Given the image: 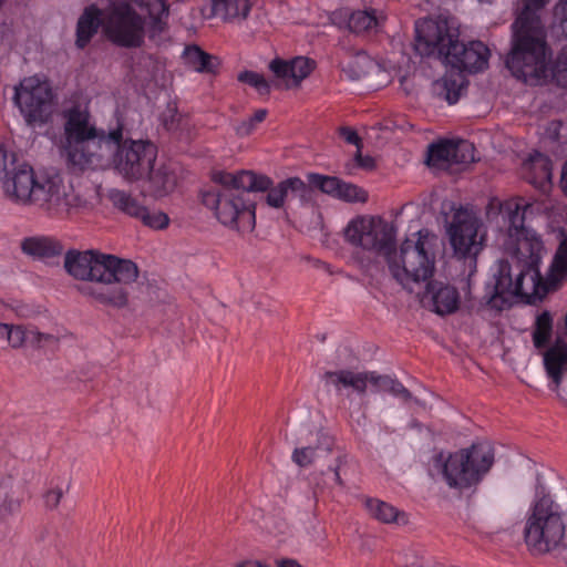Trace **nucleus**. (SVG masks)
Masks as SVG:
<instances>
[{
	"mask_svg": "<svg viewBox=\"0 0 567 567\" xmlns=\"http://www.w3.org/2000/svg\"><path fill=\"white\" fill-rule=\"evenodd\" d=\"M530 208L524 198L516 197L501 202L493 198L487 206V217L494 215L502 219L501 230L508 240L506 249L512 251L509 259L499 260L494 271V296L507 301L511 297H540L550 289H556L567 279V236H565L554 255L548 279L544 281L539 265L543 241L535 230L526 226V213Z\"/></svg>",
	"mask_w": 567,
	"mask_h": 567,
	"instance_id": "f257e3e1",
	"label": "nucleus"
},
{
	"mask_svg": "<svg viewBox=\"0 0 567 567\" xmlns=\"http://www.w3.org/2000/svg\"><path fill=\"white\" fill-rule=\"evenodd\" d=\"M216 186L202 194L203 204L214 212L217 220L240 233L252 231L256 224V203L251 190H265L270 177L251 171H219L213 174Z\"/></svg>",
	"mask_w": 567,
	"mask_h": 567,
	"instance_id": "f03ea898",
	"label": "nucleus"
},
{
	"mask_svg": "<svg viewBox=\"0 0 567 567\" xmlns=\"http://www.w3.org/2000/svg\"><path fill=\"white\" fill-rule=\"evenodd\" d=\"M64 267L74 278L94 282L87 292L95 300L116 308L127 303L128 295L123 286L138 277L137 266L132 260L93 250L69 251Z\"/></svg>",
	"mask_w": 567,
	"mask_h": 567,
	"instance_id": "7ed1b4c3",
	"label": "nucleus"
},
{
	"mask_svg": "<svg viewBox=\"0 0 567 567\" xmlns=\"http://www.w3.org/2000/svg\"><path fill=\"white\" fill-rule=\"evenodd\" d=\"M549 0H523V9L513 23L512 49L506 66L524 82L546 79L549 73L550 48L546 31L537 13Z\"/></svg>",
	"mask_w": 567,
	"mask_h": 567,
	"instance_id": "20e7f679",
	"label": "nucleus"
},
{
	"mask_svg": "<svg viewBox=\"0 0 567 567\" xmlns=\"http://www.w3.org/2000/svg\"><path fill=\"white\" fill-rule=\"evenodd\" d=\"M415 50L423 56L436 55L460 71L476 73L487 66L489 50L481 41H458L445 20L423 19L415 22Z\"/></svg>",
	"mask_w": 567,
	"mask_h": 567,
	"instance_id": "39448f33",
	"label": "nucleus"
},
{
	"mask_svg": "<svg viewBox=\"0 0 567 567\" xmlns=\"http://www.w3.org/2000/svg\"><path fill=\"white\" fill-rule=\"evenodd\" d=\"M147 9L146 21L128 3H117L110 8L104 19V32L110 41L122 48H140L145 34L150 41L159 44L167 29L168 4L164 0H133Z\"/></svg>",
	"mask_w": 567,
	"mask_h": 567,
	"instance_id": "423d86ee",
	"label": "nucleus"
},
{
	"mask_svg": "<svg viewBox=\"0 0 567 567\" xmlns=\"http://www.w3.org/2000/svg\"><path fill=\"white\" fill-rule=\"evenodd\" d=\"M64 117V151L69 163L81 169L100 166L105 158V147L121 138V125L105 134L91 123L89 110L81 105L65 111Z\"/></svg>",
	"mask_w": 567,
	"mask_h": 567,
	"instance_id": "0eeeda50",
	"label": "nucleus"
},
{
	"mask_svg": "<svg viewBox=\"0 0 567 567\" xmlns=\"http://www.w3.org/2000/svg\"><path fill=\"white\" fill-rule=\"evenodd\" d=\"M4 188L17 202L30 203L53 214L72 206V195L59 173L35 172L25 163L12 169V176L4 181Z\"/></svg>",
	"mask_w": 567,
	"mask_h": 567,
	"instance_id": "6e6552de",
	"label": "nucleus"
},
{
	"mask_svg": "<svg viewBox=\"0 0 567 567\" xmlns=\"http://www.w3.org/2000/svg\"><path fill=\"white\" fill-rule=\"evenodd\" d=\"M494 449L488 442H476L455 452H439L433 467L450 488L460 491L476 486L494 464Z\"/></svg>",
	"mask_w": 567,
	"mask_h": 567,
	"instance_id": "1a4fd4ad",
	"label": "nucleus"
},
{
	"mask_svg": "<svg viewBox=\"0 0 567 567\" xmlns=\"http://www.w3.org/2000/svg\"><path fill=\"white\" fill-rule=\"evenodd\" d=\"M436 237L421 229L408 237L400 248V262L386 258L392 276L404 288L412 290L410 284L427 281L434 272Z\"/></svg>",
	"mask_w": 567,
	"mask_h": 567,
	"instance_id": "9d476101",
	"label": "nucleus"
},
{
	"mask_svg": "<svg viewBox=\"0 0 567 567\" xmlns=\"http://www.w3.org/2000/svg\"><path fill=\"white\" fill-rule=\"evenodd\" d=\"M565 529L559 505L544 496L535 503L527 518L525 543L533 554L556 551L558 555L565 543Z\"/></svg>",
	"mask_w": 567,
	"mask_h": 567,
	"instance_id": "9b49d317",
	"label": "nucleus"
},
{
	"mask_svg": "<svg viewBox=\"0 0 567 567\" xmlns=\"http://www.w3.org/2000/svg\"><path fill=\"white\" fill-rule=\"evenodd\" d=\"M105 156L111 154L115 171L126 181L136 182L143 179L155 164L157 147L154 143L144 140L121 138L110 144L104 150Z\"/></svg>",
	"mask_w": 567,
	"mask_h": 567,
	"instance_id": "f8f14e48",
	"label": "nucleus"
},
{
	"mask_svg": "<svg viewBox=\"0 0 567 567\" xmlns=\"http://www.w3.org/2000/svg\"><path fill=\"white\" fill-rule=\"evenodd\" d=\"M346 241L352 247L385 258L395 252V229L380 216H357L343 230Z\"/></svg>",
	"mask_w": 567,
	"mask_h": 567,
	"instance_id": "ddd939ff",
	"label": "nucleus"
},
{
	"mask_svg": "<svg viewBox=\"0 0 567 567\" xmlns=\"http://www.w3.org/2000/svg\"><path fill=\"white\" fill-rule=\"evenodd\" d=\"M481 227L480 219L467 210L458 209L454 213L447 236L455 257L476 264V257L484 245V236L480 235Z\"/></svg>",
	"mask_w": 567,
	"mask_h": 567,
	"instance_id": "4468645a",
	"label": "nucleus"
},
{
	"mask_svg": "<svg viewBox=\"0 0 567 567\" xmlns=\"http://www.w3.org/2000/svg\"><path fill=\"white\" fill-rule=\"evenodd\" d=\"M13 102L28 124L44 123L50 113L52 92L39 78H25L14 87Z\"/></svg>",
	"mask_w": 567,
	"mask_h": 567,
	"instance_id": "2eb2a0df",
	"label": "nucleus"
},
{
	"mask_svg": "<svg viewBox=\"0 0 567 567\" xmlns=\"http://www.w3.org/2000/svg\"><path fill=\"white\" fill-rule=\"evenodd\" d=\"M112 205L123 214L141 220L153 229H164L168 226L169 218L162 212H150L140 200L122 189H111L107 195Z\"/></svg>",
	"mask_w": 567,
	"mask_h": 567,
	"instance_id": "dca6fc26",
	"label": "nucleus"
},
{
	"mask_svg": "<svg viewBox=\"0 0 567 567\" xmlns=\"http://www.w3.org/2000/svg\"><path fill=\"white\" fill-rule=\"evenodd\" d=\"M330 20L339 28H348L355 34H377L384 24L385 16L375 9L357 10L351 13L348 10L333 11Z\"/></svg>",
	"mask_w": 567,
	"mask_h": 567,
	"instance_id": "f3484780",
	"label": "nucleus"
},
{
	"mask_svg": "<svg viewBox=\"0 0 567 567\" xmlns=\"http://www.w3.org/2000/svg\"><path fill=\"white\" fill-rule=\"evenodd\" d=\"M315 61L297 56L290 61L275 59L270 62L269 69L276 75L286 82L287 87L298 86L315 69Z\"/></svg>",
	"mask_w": 567,
	"mask_h": 567,
	"instance_id": "a211bd4d",
	"label": "nucleus"
},
{
	"mask_svg": "<svg viewBox=\"0 0 567 567\" xmlns=\"http://www.w3.org/2000/svg\"><path fill=\"white\" fill-rule=\"evenodd\" d=\"M374 371L354 372L349 369L326 371L322 380L326 385H331L338 393L346 389H352L358 394H364L368 385L372 388Z\"/></svg>",
	"mask_w": 567,
	"mask_h": 567,
	"instance_id": "6ab92c4d",
	"label": "nucleus"
},
{
	"mask_svg": "<svg viewBox=\"0 0 567 567\" xmlns=\"http://www.w3.org/2000/svg\"><path fill=\"white\" fill-rule=\"evenodd\" d=\"M333 440L323 431L310 433L307 445L297 446L291 455L292 461L300 467L313 464L318 458L330 453Z\"/></svg>",
	"mask_w": 567,
	"mask_h": 567,
	"instance_id": "aec40b11",
	"label": "nucleus"
},
{
	"mask_svg": "<svg viewBox=\"0 0 567 567\" xmlns=\"http://www.w3.org/2000/svg\"><path fill=\"white\" fill-rule=\"evenodd\" d=\"M543 363L547 377L555 389L559 388L567 373V338L558 337L547 349L543 350Z\"/></svg>",
	"mask_w": 567,
	"mask_h": 567,
	"instance_id": "412c9836",
	"label": "nucleus"
},
{
	"mask_svg": "<svg viewBox=\"0 0 567 567\" xmlns=\"http://www.w3.org/2000/svg\"><path fill=\"white\" fill-rule=\"evenodd\" d=\"M267 192L266 203L272 208H282L289 194L305 197L308 193L307 184L299 177H289L274 186L270 178L269 186L264 190Z\"/></svg>",
	"mask_w": 567,
	"mask_h": 567,
	"instance_id": "4be33fe9",
	"label": "nucleus"
},
{
	"mask_svg": "<svg viewBox=\"0 0 567 567\" xmlns=\"http://www.w3.org/2000/svg\"><path fill=\"white\" fill-rule=\"evenodd\" d=\"M145 177H147V192L155 198L167 196L177 185L175 169L167 164L159 165L158 167L153 165Z\"/></svg>",
	"mask_w": 567,
	"mask_h": 567,
	"instance_id": "5701e85b",
	"label": "nucleus"
},
{
	"mask_svg": "<svg viewBox=\"0 0 567 567\" xmlns=\"http://www.w3.org/2000/svg\"><path fill=\"white\" fill-rule=\"evenodd\" d=\"M102 24L104 25L102 11L94 4L86 7L78 20L76 47L79 49H84L97 33Z\"/></svg>",
	"mask_w": 567,
	"mask_h": 567,
	"instance_id": "b1692460",
	"label": "nucleus"
},
{
	"mask_svg": "<svg viewBox=\"0 0 567 567\" xmlns=\"http://www.w3.org/2000/svg\"><path fill=\"white\" fill-rule=\"evenodd\" d=\"M212 13L225 22L244 21L251 10L250 0H210Z\"/></svg>",
	"mask_w": 567,
	"mask_h": 567,
	"instance_id": "393cba45",
	"label": "nucleus"
},
{
	"mask_svg": "<svg viewBox=\"0 0 567 567\" xmlns=\"http://www.w3.org/2000/svg\"><path fill=\"white\" fill-rule=\"evenodd\" d=\"M365 508L374 519L383 524L404 526L409 523V516L405 512L379 498L368 497Z\"/></svg>",
	"mask_w": 567,
	"mask_h": 567,
	"instance_id": "a878e982",
	"label": "nucleus"
},
{
	"mask_svg": "<svg viewBox=\"0 0 567 567\" xmlns=\"http://www.w3.org/2000/svg\"><path fill=\"white\" fill-rule=\"evenodd\" d=\"M427 289L432 292V301L436 313L444 316L458 309L460 295L456 288L450 285H441L436 288V285L429 282Z\"/></svg>",
	"mask_w": 567,
	"mask_h": 567,
	"instance_id": "bb28decb",
	"label": "nucleus"
},
{
	"mask_svg": "<svg viewBox=\"0 0 567 567\" xmlns=\"http://www.w3.org/2000/svg\"><path fill=\"white\" fill-rule=\"evenodd\" d=\"M185 63L199 73H215L219 62L197 45H188L184 50Z\"/></svg>",
	"mask_w": 567,
	"mask_h": 567,
	"instance_id": "cd10ccee",
	"label": "nucleus"
},
{
	"mask_svg": "<svg viewBox=\"0 0 567 567\" xmlns=\"http://www.w3.org/2000/svg\"><path fill=\"white\" fill-rule=\"evenodd\" d=\"M553 331V316L549 311L544 310L536 317L532 333L533 344L538 351H543L551 346Z\"/></svg>",
	"mask_w": 567,
	"mask_h": 567,
	"instance_id": "c85d7f7f",
	"label": "nucleus"
},
{
	"mask_svg": "<svg viewBox=\"0 0 567 567\" xmlns=\"http://www.w3.org/2000/svg\"><path fill=\"white\" fill-rule=\"evenodd\" d=\"M21 248L24 254L37 257H53L61 252V245L47 237H30L25 238Z\"/></svg>",
	"mask_w": 567,
	"mask_h": 567,
	"instance_id": "c756f323",
	"label": "nucleus"
},
{
	"mask_svg": "<svg viewBox=\"0 0 567 567\" xmlns=\"http://www.w3.org/2000/svg\"><path fill=\"white\" fill-rule=\"evenodd\" d=\"M372 392H389L395 398L402 401H409L411 399V392L396 379L390 375H382L374 371L372 379Z\"/></svg>",
	"mask_w": 567,
	"mask_h": 567,
	"instance_id": "7c9ffc66",
	"label": "nucleus"
},
{
	"mask_svg": "<svg viewBox=\"0 0 567 567\" xmlns=\"http://www.w3.org/2000/svg\"><path fill=\"white\" fill-rule=\"evenodd\" d=\"M475 162V147L474 144L465 141H453V153L451 155V165L461 164L467 165Z\"/></svg>",
	"mask_w": 567,
	"mask_h": 567,
	"instance_id": "2f4dec72",
	"label": "nucleus"
},
{
	"mask_svg": "<svg viewBox=\"0 0 567 567\" xmlns=\"http://www.w3.org/2000/svg\"><path fill=\"white\" fill-rule=\"evenodd\" d=\"M453 153V141H442L432 144L429 147L427 161L432 165L449 164L451 165V155Z\"/></svg>",
	"mask_w": 567,
	"mask_h": 567,
	"instance_id": "473e14b6",
	"label": "nucleus"
},
{
	"mask_svg": "<svg viewBox=\"0 0 567 567\" xmlns=\"http://www.w3.org/2000/svg\"><path fill=\"white\" fill-rule=\"evenodd\" d=\"M340 178L333 176H324L315 173L308 175V183L311 187L318 188L332 197H337L338 189H340Z\"/></svg>",
	"mask_w": 567,
	"mask_h": 567,
	"instance_id": "72a5a7b5",
	"label": "nucleus"
},
{
	"mask_svg": "<svg viewBox=\"0 0 567 567\" xmlns=\"http://www.w3.org/2000/svg\"><path fill=\"white\" fill-rule=\"evenodd\" d=\"M28 338V331L22 326L0 323V339H7L12 348H19Z\"/></svg>",
	"mask_w": 567,
	"mask_h": 567,
	"instance_id": "f704fd0d",
	"label": "nucleus"
},
{
	"mask_svg": "<svg viewBox=\"0 0 567 567\" xmlns=\"http://www.w3.org/2000/svg\"><path fill=\"white\" fill-rule=\"evenodd\" d=\"M336 198L350 203H364L368 199V194L361 187L341 181Z\"/></svg>",
	"mask_w": 567,
	"mask_h": 567,
	"instance_id": "c9c22d12",
	"label": "nucleus"
},
{
	"mask_svg": "<svg viewBox=\"0 0 567 567\" xmlns=\"http://www.w3.org/2000/svg\"><path fill=\"white\" fill-rule=\"evenodd\" d=\"M238 81L255 87L259 94L265 95L270 92V85L264 75L254 71H243L238 74Z\"/></svg>",
	"mask_w": 567,
	"mask_h": 567,
	"instance_id": "e433bc0d",
	"label": "nucleus"
},
{
	"mask_svg": "<svg viewBox=\"0 0 567 567\" xmlns=\"http://www.w3.org/2000/svg\"><path fill=\"white\" fill-rule=\"evenodd\" d=\"M550 73L559 85L567 87V45L559 51Z\"/></svg>",
	"mask_w": 567,
	"mask_h": 567,
	"instance_id": "4c0bfd02",
	"label": "nucleus"
},
{
	"mask_svg": "<svg viewBox=\"0 0 567 567\" xmlns=\"http://www.w3.org/2000/svg\"><path fill=\"white\" fill-rule=\"evenodd\" d=\"M266 116H267L266 110H262V109L257 110L247 122H243L238 126L237 133L240 135L250 134L258 123H261L262 121H265Z\"/></svg>",
	"mask_w": 567,
	"mask_h": 567,
	"instance_id": "58836bf2",
	"label": "nucleus"
},
{
	"mask_svg": "<svg viewBox=\"0 0 567 567\" xmlns=\"http://www.w3.org/2000/svg\"><path fill=\"white\" fill-rule=\"evenodd\" d=\"M556 21L565 37H567V0H560L554 11Z\"/></svg>",
	"mask_w": 567,
	"mask_h": 567,
	"instance_id": "ea45409f",
	"label": "nucleus"
},
{
	"mask_svg": "<svg viewBox=\"0 0 567 567\" xmlns=\"http://www.w3.org/2000/svg\"><path fill=\"white\" fill-rule=\"evenodd\" d=\"M444 86L446 90V101L450 104H455L460 100L463 84H456L455 81L446 79L444 82Z\"/></svg>",
	"mask_w": 567,
	"mask_h": 567,
	"instance_id": "a19ab883",
	"label": "nucleus"
},
{
	"mask_svg": "<svg viewBox=\"0 0 567 567\" xmlns=\"http://www.w3.org/2000/svg\"><path fill=\"white\" fill-rule=\"evenodd\" d=\"M182 117L175 107L169 106L164 114V125L168 131H176L179 128Z\"/></svg>",
	"mask_w": 567,
	"mask_h": 567,
	"instance_id": "79ce46f5",
	"label": "nucleus"
},
{
	"mask_svg": "<svg viewBox=\"0 0 567 567\" xmlns=\"http://www.w3.org/2000/svg\"><path fill=\"white\" fill-rule=\"evenodd\" d=\"M339 135L351 145H355L358 148L361 145V138L359 137L358 133L349 127V126H342L339 130Z\"/></svg>",
	"mask_w": 567,
	"mask_h": 567,
	"instance_id": "37998d69",
	"label": "nucleus"
},
{
	"mask_svg": "<svg viewBox=\"0 0 567 567\" xmlns=\"http://www.w3.org/2000/svg\"><path fill=\"white\" fill-rule=\"evenodd\" d=\"M63 495V491L61 487H55L49 489L44 495L45 505L50 508H54L60 503V499Z\"/></svg>",
	"mask_w": 567,
	"mask_h": 567,
	"instance_id": "c03bdc74",
	"label": "nucleus"
},
{
	"mask_svg": "<svg viewBox=\"0 0 567 567\" xmlns=\"http://www.w3.org/2000/svg\"><path fill=\"white\" fill-rule=\"evenodd\" d=\"M346 463V456L344 455H340L337 457L336 460V464L333 466H329V471L332 472L333 474V480L336 482V484H338L339 486H343V481L340 476V468L342 466V464Z\"/></svg>",
	"mask_w": 567,
	"mask_h": 567,
	"instance_id": "a18cd8bd",
	"label": "nucleus"
},
{
	"mask_svg": "<svg viewBox=\"0 0 567 567\" xmlns=\"http://www.w3.org/2000/svg\"><path fill=\"white\" fill-rule=\"evenodd\" d=\"M12 176V172H8L7 167V152L0 146V179L6 177V181Z\"/></svg>",
	"mask_w": 567,
	"mask_h": 567,
	"instance_id": "49530a36",
	"label": "nucleus"
},
{
	"mask_svg": "<svg viewBox=\"0 0 567 567\" xmlns=\"http://www.w3.org/2000/svg\"><path fill=\"white\" fill-rule=\"evenodd\" d=\"M560 187L564 194L567 196V161L564 163L561 168Z\"/></svg>",
	"mask_w": 567,
	"mask_h": 567,
	"instance_id": "de8ad7c7",
	"label": "nucleus"
},
{
	"mask_svg": "<svg viewBox=\"0 0 567 567\" xmlns=\"http://www.w3.org/2000/svg\"><path fill=\"white\" fill-rule=\"evenodd\" d=\"M358 164L362 167H372L373 159L370 156L363 157L360 152L357 154Z\"/></svg>",
	"mask_w": 567,
	"mask_h": 567,
	"instance_id": "09e8293b",
	"label": "nucleus"
},
{
	"mask_svg": "<svg viewBox=\"0 0 567 567\" xmlns=\"http://www.w3.org/2000/svg\"><path fill=\"white\" fill-rule=\"evenodd\" d=\"M236 567H270L267 564H262L259 560H246L240 564H238Z\"/></svg>",
	"mask_w": 567,
	"mask_h": 567,
	"instance_id": "8fccbe9b",
	"label": "nucleus"
},
{
	"mask_svg": "<svg viewBox=\"0 0 567 567\" xmlns=\"http://www.w3.org/2000/svg\"><path fill=\"white\" fill-rule=\"evenodd\" d=\"M278 567H302L298 561L293 559H280L277 561Z\"/></svg>",
	"mask_w": 567,
	"mask_h": 567,
	"instance_id": "3c124183",
	"label": "nucleus"
},
{
	"mask_svg": "<svg viewBox=\"0 0 567 567\" xmlns=\"http://www.w3.org/2000/svg\"><path fill=\"white\" fill-rule=\"evenodd\" d=\"M551 178V171L548 163H545L542 168V179L543 182H549Z\"/></svg>",
	"mask_w": 567,
	"mask_h": 567,
	"instance_id": "603ef678",
	"label": "nucleus"
},
{
	"mask_svg": "<svg viewBox=\"0 0 567 567\" xmlns=\"http://www.w3.org/2000/svg\"><path fill=\"white\" fill-rule=\"evenodd\" d=\"M19 507H20V504L18 502L12 501V499L8 502V508H9L10 513L18 511Z\"/></svg>",
	"mask_w": 567,
	"mask_h": 567,
	"instance_id": "864d4df0",
	"label": "nucleus"
},
{
	"mask_svg": "<svg viewBox=\"0 0 567 567\" xmlns=\"http://www.w3.org/2000/svg\"><path fill=\"white\" fill-rule=\"evenodd\" d=\"M558 556H559L561 559H564V560L566 561V564H567V544H566V543H564V545H563V547H561V549H560V551H559Z\"/></svg>",
	"mask_w": 567,
	"mask_h": 567,
	"instance_id": "5fc2aeb1",
	"label": "nucleus"
}]
</instances>
